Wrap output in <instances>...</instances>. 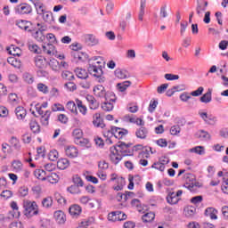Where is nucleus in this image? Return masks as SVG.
<instances>
[{"label":"nucleus","instance_id":"53","mask_svg":"<svg viewBox=\"0 0 228 228\" xmlns=\"http://www.w3.org/2000/svg\"><path fill=\"white\" fill-rule=\"evenodd\" d=\"M58 151L53 150L49 152L48 158L50 161H56V159H58Z\"/></svg>","mask_w":228,"mask_h":228},{"label":"nucleus","instance_id":"35","mask_svg":"<svg viewBox=\"0 0 228 228\" xmlns=\"http://www.w3.org/2000/svg\"><path fill=\"white\" fill-rule=\"evenodd\" d=\"M211 89H208V92L200 97V101L208 104V102H211Z\"/></svg>","mask_w":228,"mask_h":228},{"label":"nucleus","instance_id":"61","mask_svg":"<svg viewBox=\"0 0 228 228\" xmlns=\"http://www.w3.org/2000/svg\"><path fill=\"white\" fill-rule=\"evenodd\" d=\"M195 207H189L185 209V216H193L195 215Z\"/></svg>","mask_w":228,"mask_h":228},{"label":"nucleus","instance_id":"54","mask_svg":"<svg viewBox=\"0 0 228 228\" xmlns=\"http://www.w3.org/2000/svg\"><path fill=\"white\" fill-rule=\"evenodd\" d=\"M23 79H24L25 83H28V85H32V83L34 81L33 75H31L29 73H24Z\"/></svg>","mask_w":228,"mask_h":228},{"label":"nucleus","instance_id":"20","mask_svg":"<svg viewBox=\"0 0 228 228\" xmlns=\"http://www.w3.org/2000/svg\"><path fill=\"white\" fill-rule=\"evenodd\" d=\"M41 15H43V20L47 24L54 23V17L53 16V12L45 11Z\"/></svg>","mask_w":228,"mask_h":228},{"label":"nucleus","instance_id":"51","mask_svg":"<svg viewBox=\"0 0 228 228\" xmlns=\"http://www.w3.org/2000/svg\"><path fill=\"white\" fill-rule=\"evenodd\" d=\"M54 48V46L53 45V44H47V45H43V52L45 54H53V49Z\"/></svg>","mask_w":228,"mask_h":228},{"label":"nucleus","instance_id":"52","mask_svg":"<svg viewBox=\"0 0 228 228\" xmlns=\"http://www.w3.org/2000/svg\"><path fill=\"white\" fill-rule=\"evenodd\" d=\"M12 195L13 193L12 192V191L5 190L1 192L0 197H2V199H4V200H8V199L12 198Z\"/></svg>","mask_w":228,"mask_h":228},{"label":"nucleus","instance_id":"21","mask_svg":"<svg viewBox=\"0 0 228 228\" xmlns=\"http://www.w3.org/2000/svg\"><path fill=\"white\" fill-rule=\"evenodd\" d=\"M70 166V162L67 159H60L57 161V168L60 170H65L66 168H69Z\"/></svg>","mask_w":228,"mask_h":228},{"label":"nucleus","instance_id":"4","mask_svg":"<svg viewBox=\"0 0 228 228\" xmlns=\"http://www.w3.org/2000/svg\"><path fill=\"white\" fill-rule=\"evenodd\" d=\"M14 12L19 15H29L32 13L33 8L29 4H20L14 8Z\"/></svg>","mask_w":228,"mask_h":228},{"label":"nucleus","instance_id":"50","mask_svg":"<svg viewBox=\"0 0 228 228\" xmlns=\"http://www.w3.org/2000/svg\"><path fill=\"white\" fill-rule=\"evenodd\" d=\"M48 65L51 67L52 70H58L60 62L56 59L50 60Z\"/></svg>","mask_w":228,"mask_h":228},{"label":"nucleus","instance_id":"42","mask_svg":"<svg viewBox=\"0 0 228 228\" xmlns=\"http://www.w3.org/2000/svg\"><path fill=\"white\" fill-rule=\"evenodd\" d=\"M10 143L16 151H20V142L17 140V137H12Z\"/></svg>","mask_w":228,"mask_h":228},{"label":"nucleus","instance_id":"48","mask_svg":"<svg viewBox=\"0 0 228 228\" xmlns=\"http://www.w3.org/2000/svg\"><path fill=\"white\" fill-rule=\"evenodd\" d=\"M12 167L16 172H20L22 170V162L20 160H14L12 163Z\"/></svg>","mask_w":228,"mask_h":228},{"label":"nucleus","instance_id":"56","mask_svg":"<svg viewBox=\"0 0 228 228\" xmlns=\"http://www.w3.org/2000/svg\"><path fill=\"white\" fill-rule=\"evenodd\" d=\"M170 133L173 136L179 134V133H181V126H179V125L173 126L170 128Z\"/></svg>","mask_w":228,"mask_h":228},{"label":"nucleus","instance_id":"41","mask_svg":"<svg viewBox=\"0 0 228 228\" xmlns=\"http://www.w3.org/2000/svg\"><path fill=\"white\" fill-rule=\"evenodd\" d=\"M76 102L80 113H82V115H86L87 109L86 106L83 105V102L79 99H77Z\"/></svg>","mask_w":228,"mask_h":228},{"label":"nucleus","instance_id":"8","mask_svg":"<svg viewBox=\"0 0 228 228\" xmlns=\"http://www.w3.org/2000/svg\"><path fill=\"white\" fill-rule=\"evenodd\" d=\"M34 61L37 69H46L47 65H49V62H47V60L42 55L36 56L34 58Z\"/></svg>","mask_w":228,"mask_h":228},{"label":"nucleus","instance_id":"64","mask_svg":"<svg viewBox=\"0 0 228 228\" xmlns=\"http://www.w3.org/2000/svg\"><path fill=\"white\" fill-rule=\"evenodd\" d=\"M202 200H203L202 196H195L191 199V204H194L195 206H197V204H200Z\"/></svg>","mask_w":228,"mask_h":228},{"label":"nucleus","instance_id":"59","mask_svg":"<svg viewBox=\"0 0 228 228\" xmlns=\"http://www.w3.org/2000/svg\"><path fill=\"white\" fill-rule=\"evenodd\" d=\"M37 90L43 94H49V87L42 83L37 85Z\"/></svg>","mask_w":228,"mask_h":228},{"label":"nucleus","instance_id":"44","mask_svg":"<svg viewBox=\"0 0 228 228\" xmlns=\"http://www.w3.org/2000/svg\"><path fill=\"white\" fill-rule=\"evenodd\" d=\"M20 53H21V50L19 47L15 45H12L10 47L9 53L12 54V56H20Z\"/></svg>","mask_w":228,"mask_h":228},{"label":"nucleus","instance_id":"15","mask_svg":"<svg viewBox=\"0 0 228 228\" xmlns=\"http://www.w3.org/2000/svg\"><path fill=\"white\" fill-rule=\"evenodd\" d=\"M14 112L18 120H24V118H26V115H28V110H26L22 106H18Z\"/></svg>","mask_w":228,"mask_h":228},{"label":"nucleus","instance_id":"1","mask_svg":"<svg viewBox=\"0 0 228 228\" xmlns=\"http://www.w3.org/2000/svg\"><path fill=\"white\" fill-rule=\"evenodd\" d=\"M104 62L96 61L92 64H89L87 67V71L94 77H97L98 83H104L106 78L104 77Z\"/></svg>","mask_w":228,"mask_h":228},{"label":"nucleus","instance_id":"39","mask_svg":"<svg viewBox=\"0 0 228 228\" xmlns=\"http://www.w3.org/2000/svg\"><path fill=\"white\" fill-rule=\"evenodd\" d=\"M74 142L77 145H80V147H86L90 141L88 139L80 137L79 139H74Z\"/></svg>","mask_w":228,"mask_h":228},{"label":"nucleus","instance_id":"13","mask_svg":"<svg viewBox=\"0 0 228 228\" xmlns=\"http://www.w3.org/2000/svg\"><path fill=\"white\" fill-rule=\"evenodd\" d=\"M84 38L87 45H97L99 44V39L93 34H86L84 35Z\"/></svg>","mask_w":228,"mask_h":228},{"label":"nucleus","instance_id":"49","mask_svg":"<svg viewBox=\"0 0 228 228\" xmlns=\"http://www.w3.org/2000/svg\"><path fill=\"white\" fill-rule=\"evenodd\" d=\"M72 136L75 138V140H79V138H82L83 136V130L80 128H76L72 132Z\"/></svg>","mask_w":228,"mask_h":228},{"label":"nucleus","instance_id":"27","mask_svg":"<svg viewBox=\"0 0 228 228\" xmlns=\"http://www.w3.org/2000/svg\"><path fill=\"white\" fill-rule=\"evenodd\" d=\"M42 206L45 209H51V208H53V197H46L43 199Z\"/></svg>","mask_w":228,"mask_h":228},{"label":"nucleus","instance_id":"62","mask_svg":"<svg viewBox=\"0 0 228 228\" xmlns=\"http://www.w3.org/2000/svg\"><path fill=\"white\" fill-rule=\"evenodd\" d=\"M19 193L20 197H27V195L29 193V189L26 186L20 187L19 189Z\"/></svg>","mask_w":228,"mask_h":228},{"label":"nucleus","instance_id":"19","mask_svg":"<svg viewBox=\"0 0 228 228\" xmlns=\"http://www.w3.org/2000/svg\"><path fill=\"white\" fill-rule=\"evenodd\" d=\"M81 207L79 205H72L69 208V213L71 216H79L81 215Z\"/></svg>","mask_w":228,"mask_h":228},{"label":"nucleus","instance_id":"31","mask_svg":"<svg viewBox=\"0 0 228 228\" xmlns=\"http://www.w3.org/2000/svg\"><path fill=\"white\" fill-rule=\"evenodd\" d=\"M189 152H194L195 154H199L200 156H204V154H206V150L203 146H196L192 149H190Z\"/></svg>","mask_w":228,"mask_h":228},{"label":"nucleus","instance_id":"55","mask_svg":"<svg viewBox=\"0 0 228 228\" xmlns=\"http://www.w3.org/2000/svg\"><path fill=\"white\" fill-rule=\"evenodd\" d=\"M65 87L69 91V92H74L76 90H77V86H76V84L74 82H68L65 84Z\"/></svg>","mask_w":228,"mask_h":228},{"label":"nucleus","instance_id":"12","mask_svg":"<svg viewBox=\"0 0 228 228\" xmlns=\"http://www.w3.org/2000/svg\"><path fill=\"white\" fill-rule=\"evenodd\" d=\"M64 151L66 156L71 159L77 158V155L79 154L77 148H76L75 146H66Z\"/></svg>","mask_w":228,"mask_h":228},{"label":"nucleus","instance_id":"60","mask_svg":"<svg viewBox=\"0 0 228 228\" xmlns=\"http://www.w3.org/2000/svg\"><path fill=\"white\" fill-rule=\"evenodd\" d=\"M54 197L58 202V204H67V200H65V198H63L60 193H55Z\"/></svg>","mask_w":228,"mask_h":228},{"label":"nucleus","instance_id":"16","mask_svg":"<svg viewBox=\"0 0 228 228\" xmlns=\"http://www.w3.org/2000/svg\"><path fill=\"white\" fill-rule=\"evenodd\" d=\"M93 125L94 126V127H104V120L102 119V118H101L100 113H95L93 116Z\"/></svg>","mask_w":228,"mask_h":228},{"label":"nucleus","instance_id":"6","mask_svg":"<svg viewBox=\"0 0 228 228\" xmlns=\"http://www.w3.org/2000/svg\"><path fill=\"white\" fill-rule=\"evenodd\" d=\"M113 136H115L118 140H122L126 134L129 133L126 128H120L117 126H111V129L108 131Z\"/></svg>","mask_w":228,"mask_h":228},{"label":"nucleus","instance_id":"58","mask_svg":"<svg viewBox=\"0 0 228 228\" xmlns=\"http://www.w3.org/2000/svg\"><path fill=\"white\" fill-rule=\"evenodd\" d=\"M28 49L31 53H35L36 54H40V53H42V49H40L37 45H29Z\"/></svg>","mask_w":228,"mask_h":228},{"label":"nucleus","instance_id":"37","mask_svg":"<svg viewBox=\"0 0 228 228\" xmlns=\"http://www.w3.org/2000/svg\"><path fill=\"white\" fill-rule=\"evenodd\" d=\"M145 15V0H141V6L138 14L139 20H143V16Z\"/></svg>","mask_w":228,"mask_h":228},{"label":"nucleus","instance_id":"11","mask_svg":"<svg viewBox=\"0 0 228 228\" xmlns=\"http://www.w3.org/2000/svg\"><path fill=\"white\" fill-rule=\"evenodd\" d=\"M53 218L60 225L65 224L67 222V216H65V213L61 210H57L53 214Z\"/></svg>","mask_w":228,"mask_h":228},{"label":"nucleus","instance_id":"36","mask_svg":"<svg viewBox=\"0 0 228 228\" xmlns=\"http://www.w3.org/2000/svg\"><path fill=\"white\" fill-rule=\"evenodd\" d=\"M67 191H69V193H71V195H77L81 193V189H79V186L77 185H71L67 188Z\"/></svg>","mask_w":228,"mask_h":228},{"label":"nucleus","instance_id":"32","mask_svg":"<svg viewBox=\"0 0 228 228\" xmlns=\"http://www.w3.org/2000/svg\"><path fill=\"white\" fill-rule=\"evenodd\" d=\"M49 183L52 184H56L58 181H60V176L56 173H49V175H46Z\"/></svg>","mask_w":228,"mask_h":228},{"label":"nucleus","instance_id":"9","mask_svg":"<svg viewBox=\"0 0 228 228\" xmlns=\"http://www.w3.org/2000/svg\"><path fill=\"white\" fill-rule=\"evenodd\" d=\"M32 25L31 21L26 20H16V26L20 28V29H23L24 31H28L31 33V29H29L30 26Z\"/></svg>","mask_w":228,"mask_h":228},{"label":"nucleus","instance_id":"43","mask_svg":"<svg viewBox=\"0 0 228 228\" xmlns=\"http://www.w3.org/2000/svg\"><path fill=\"white\" fill-rule=\"evenodd\" d=\"M73 183L75 186H78L83 188V186H85V183H83V179H81V177H79V175H75L73 176Z\"/></svg>","mask_w":228,"mask_h":228},{"label":"nucleus","instance_id":"63","mask_svg":"<svg viewBox=\"0 0 228 228\" xmlns=\"http://www.w3.org/2000/svg\"><path fill=\"white\" fill-rule=\"evenodd\" d=\"M151 168H155L156 170H159L160 172H165V166H163L159 162L153 163V165L151 166Z\"/></svg>","mask_w":228,"mask_h":228},{"label":"nucleus","instance_id":"5","mask_svg":"<svg viewBox=\"0 0 228 228\" xmlns=\"http://www.w3.org/2000/svg\"><path fill=\"white\" fill-rule=\"evenodd\" d=\"M110 159L113 165H118L120 161H122V155L117 150V146H112L110 149Z\"/></svg>","mask_w":228,"mask_h":228},{"label":"nucleus","instance_id":"33","mask_svg":"<svg viewBox=\"0 0 228 228\" xmlns=\"http://www.w3.org/2000/svg\"><path fill=\"white\" fill-rule=\"evenodd\" d=\"M131 81H125L123 83H118L117 85L118 90H119V92H126V90H127V88H129V86H131Z\"/></svg>","mask_w":228,"mask_h":228},{"label":"nucleus","instance_id":"22","mask_svg":"<svg viewBox=\"0 0 228 228\" xmlns=\"http://www.w3.org/2000/svg\"><path fill=\"white\" fill-rule=\"evenodd\" d=\"M114 74L116 77H118V79H127V76H129V73L126 69H117L114 71Z\"/></svg>","mask_w":228,"mask_h":228},{"label":"nucleus","instance_id":"24","mask_svg":"<svg viewBox=\"0 0 228 228\" xmlns=\"http://www.w3.org/2000/svg\"><path fill=\"white\" fill-rule=\"evenodd\" d=\"M115 99H110V102H104L102 103V110H103V111H112L113 102H115Z\"/></svg>","mask_w":228,"mask_h":228},{"label":"nucleus","instance_id":"46","mask_svg":"<svg viewBox=\"0 0 228 228\" xmlns=\"http://www.w3.org/2000/svg\"><path fill=\"white\" fill-rule=\"evenodd\" d=\"M183 181L185 182V183H193L195 181V175L191 173H186L183 175Z\"/></svg>","mask_w":228,"mask_h":228},{"label":"nucleus","instance_id":"14","mask_svg":"<svg viewBox=\"0 0 228 228\" xmlns=\"http://www.w3.org/2000/svg\"><path fill=\"white\" fill-rule=\"evenodd\" d=\"M218 210L213 207H208L205 210V216H209L211 220H218Z\"/></svg>","mask_w":228,"mask_h":228},{"label":"nucleus","instance_id":"18","mask_svg":"<svg viewBox=\"0 0 228 228\" xmlns=\"http://www.w3.org/2000/svg\"><path fill=\"white\" fill-rule=\"evenodd\" d=\"M167 201L168 204H171V205L177 204L179 202V197L174 191L168 192L167 196Z\"/></svg>","mask_w":228,"mask_h":228},{"label":"nucleus","instance_id":"28","mask_svg":"<svg viewBox=\"0 0 228 228\" xmlns=\"http://www.w3.org/2000/svg\"><path fill=\"white\" fill-rule=\"evenodd\" d=\"M32 37L37 40V42H44L45 40V35H44V32L38 30L32 33Z\"/></svg>","mask_w":228,"mask_h":228},{"label":"nucleus","instance_id":"47","mask_svg":"<svg viewBox=\"0 0 228 228\" xmlns=\"http://www.w3.org/2000/svg\"><path fill=\"white\" fill-rule=\"evenodd\" d=\"M35 7L37 12V15H42L45 12V9H44V4L40 2L35 3Z\"/></svg>","mask_w":228,"mask_h":228},{"label":"nucleus","instance_id":"26","mask_svg":"<svg viewBox=\"0 0 228 228\" xmlns=\"http://www.w3.org/2000/svg\"><path fill=\"white\" fill-rule=\"evenodd\" d=\"M51 118V110H46L45 114L41 116L42 126H49V118Z\"/></svg>","mask_w":228,"mask_h":228},{"label":"nucleus","instance_id":"40","mask_svg":"<svg viewBox=\"0 0 228 228\" xmlns=\"http://www.w3.org/2000/svg\"><path fill=\"white\" fill-rule=\"evenodd\" d=\"M62 79H66V81H73L75 79L74 73L70 71H63L61 74Z\"/></svg>","mask_w":228,"mask_h":228},{"label":"nucleus","instance_id":"2","mask_svg":"<svg viewBox=\"0 0 228 228\" xmlns=\"http://www.w3.org/2000/svg\"><path fill=\"white\" fill-rule=\"evenodd\" d=\"M23 208L25 209V215L28 218L38 215V205H37V201H30L29 200H27L23 202Z\"/></svg>","mask_w":228,"mask_h":228},{"label":"nucleus","instance_id":"10","mask_svg":"<svg viewBox=\"0 0 228 228\" xmlns=\"http://www.w3.org/2000/svg\"><path fill=\"white\" fill-rule=\"evenodd\" d=\"M93 92L96 97L104 99L106 97V88L102 85H97L94 87Z\"/></svg>","mask_w":228,"mask_h":228},{"label":"nucleus","instance_id":"23","mask_svg":"<svg viewBox=\"0 0 228 228\" xmlns=\"http://www.w3.org/2000/svg\"><path fill=\"white\" fill-rule=\"evenodd\" d=\"M30 131L35 134H38L40 133V125L37 122L36 119H31L29 123Z\"/></svg>","mask_w":228,"mask_h":228},{"label":"nucleus","instance_id":"7","mask_svg":"<svg viewBox=\"0 0 228 228\" xmlns=\"http://www.w3.org/2000/svg\"><path fill=\"white\" fill-rule=\"evenodd\" d=\"M108 218L110 222H122L123 220H127V215L118 210L110 213Z\"/></svg>","mask_w":228,"mask_h":228},{"label":"nucleus","instance_id":"30","mask_svg":"<svg viewBox=\"0 0 228 228\" xmlns=\"http://www.w3.org/2000/svg\"><path fill=\"white\" fill-rule=\"evenodd\" d=\"M67 110H69L71 113L77 115V106H76V102L69 101L66 104Z\"/></svg>","mask_w":228,"mask_h":228},{"label":"nucleus","instance_id":"3","mask_svg":"<svg viewBox=\"0 0 228 228\" xmlns=\"http://www.w3.org/2000/svg\"><path fill=\"white\" fill-rule=\"evenodd\" d=\"M133 143H126L124 142H118L114 147H117L118 152L121 153V156L124 158L126 156H134V150L131 148Z\"/></svg>","mask_w":228,"mask_h":228},{"label":"nucleus","instance_id":"34","mask_svg":"<svg viewBox=\"0 0 228 228\" xmlns=\"http://www.w3.org/2000/svg\"><path fill=\"white\" fill-rule=\"evenodd\" d=\"M197 138H200V140H210L211 135L209 134V133L204 131V130H200L197 134H196Z\"/></svg>","mask_w":228,"mask_h":228},{"label":"nucleus","instance_id":"38","mask_svg":"<svg viewBox=\"0 0 228 228\" xmlns=\"http://www.w3.org/2000/svg\"><path fill=\"white\" fill-rule=\"evenodd\" d=\"M7 62L16 69H20V61L16 60L15 57H9Z\"/></svg>","mask_w":228,"mask_h":228},{"label":"nucleus","instance_id":"45","mask_svg":"<svg viewBox=\"0 0 228 228\" xmlns=\"http://www.w3.org/2000/svg\"><path fill=\"white\" fill-rule=\"evenodd\" d=\"M167 17H168V12H167V4H164L160 7L159 18H160V19H167Z\"/></svg>","mask_w":228,"mask_h":228},{"label":"nucleus","instance_id":"29","mask_svg":"<svg viewBox=\"0 0 228 228\" xmlns=\"http://www.w3.org/2000/svg\"><path fill=\"white\" fill-rule=\"evenodd\" d=\"M75 72L79 79H86L88 77V73L86 72V69L77 68Z\"/></svg>","mask_w":228,"mask_h":228},{"label":"nucleus","instance_id":"25","mask_svg":"<svg viewBox=\"0 0 228 228\" xmlns=\"http://www.w3.org/2000/svg\"><path fill=\"white\" fill-rule=\"evenodd\" d=\"M156 218V214L153 212H148L144 214L142 217V220L144 224H149Z\"/></svg>","mask_w":228,"mask_h":228},{"label":"nucleus","instance_id":"17","mask_svg":"<svg viewBox=\"0 0 228 228\" xmlns=\"http://www.w3.org/2000/svg\"><path fill=\"white\" fill-rule=\"evenodd\" d=\"M149 134V130L146 127L142 126L141 128L137 129L135 132V136L140 140H145L147 135Z\"/></svg>","mask_w":228,"mask_h":228},{"label":"nucleus","instance_id":"57","mask_svg":"<svg viewBox=\"0 0 228 228\" xmlns=\"http://www.w3.org/2000/svg\"><path fill=\"white\" fill-rule=\"evenodd\" d=\"M52 111H65V107L61 103H54L52 106Z\"/></svg>","mask_w":228,"mask_h":228}]
</instances>
